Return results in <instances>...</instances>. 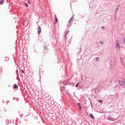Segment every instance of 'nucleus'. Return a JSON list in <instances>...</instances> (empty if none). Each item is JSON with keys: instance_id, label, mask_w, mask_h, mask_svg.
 <instances>
[{"instance_id": "f257e3e1", "label": "nucleus", "mask_w": 125, "mask_h": 125, "mask_svg": "<svg viewBox=\"0 0 125 125\" xmlns=\"http://www.w3.org/2000/svg\"><path fill=\"white\" fill-rule=\"evenodd\" d=\"M107 119L108 120V121H110L111 122H113V121H115L114 118H112V117H111V115H109L107 117Z\"/></svg>"}, {"instance_id": "f03ea898", "label": "nucleus", "mask_w": 125, "mask_h": 125, "mask_svg": "<svg viewBox=\"0 0 125 125\" xmlns=\"http://www.w3.org/2000/svg\"><path fill=\"white\" fill-rule=\"evenodd\" d=\"M44 52L47 53L48 52V48L46 45H43Z\"/></svg>"}, {"instance_id": "7ed1b4c3", "label": "nucleus", "mask_w": 125, "mask_h": 125, "mask_svg": "<svg viewBox=\"0 0 125 125\" xmlns=\"http://www.w3.org/2000/svg\"><path fill=\"white\" fill-rule=\"evenodd\" d=\"M41 32H42V28H41V26H39V28L38 29V35H40Z\"/></svg>"}, {"instance_id": "20e7f679", "label": "nucleus", "mask_w": 125, "mask_h": 125, "mask_svg": "<svg viewBox=\"0 0 125 125\" xmlns=\"http://www.w3.org/2000/svg\"><path fill=\"white\" fill-rule=\"evenodd\" d=\"M116 46L120 49V41L119 40H116Z\"/></svg>"}, {"instance_id": "39448f33", "label": "nucleus", "mask_w": 125, "mask_h": 125, "mask_svg": "<svg viewBox=\"0 0 125 125\" xmlns=\"http://www.w3.org/2000/svg\"><path fill=\"white\" fill-rule=\"evenodd\" d=\"M120 8V6H118L116 7V9L115 10V13L117 14V13H118V11L119 10V8Z\"/></svg>"}, {"instance_id": "423d86ee", "label": "nucleus", "mask_w": 125, "mask_h": 125, "mask_svg": "<svg viewBox=\"0 0 125 125\" xmlns=\"http://www.w3.org/2000/svg\"><path fill=\"white\" fill-rule=\"evenodd\" d=\"M18 89V86L17 85V84H15L14 85H13V89Z\"/></svg>"}, {"instance_id": "0eeeda50", "label": "nucleus", "mask_w": 125, "mask_h": 125, "mask_svg": "<svg viewBox=\"0 0 125 125\" xmlns=\"http://www.w3.org/2000/svg\"><path fill=\"white\" fill-rule=\"evenodd\" d=\"M74 18H73V17H72L69 20L68 22H70V23H71V22L73 21V19H74Z\"/></svg>"}, {"instance_id": "6e6552de", "label": "nucleus", "mask_w": 125, "mask_h": 125, "mask_svg": "<svg viewBox=\"0 0 125 125\" xmlns=\"http://www.w3.org/2000/svg\"><path fill=\"white\" fill-rule=\"evenodd\" d=\"M71 23H70V22H68V23H67V25H66V27H71Z\"/></svg>"}, {"instance_id": "1a4fd4ad", "label": "nucleus", "mask_w": 125, "mask_h": 125, "mask_svg": "<svg viewBox=\"0 0 125 125\" xmlns=\"http://www.w3.org/2000/svg\"><path fill=\"white\" fill-rule=\"evenodd\" d=\"M68 33V31H67L66 34H65V36H64V39L65 40V42H66V40H67V33Z\"/></svg>"}, {"instance_id": "9d476101", "label": "nucleus", "mask_w": 125, "mask_h": 125, "mask_svg": "<svg viewBox=\"0 0 125 125\" xmlns=\"http://www.w3.org/2000/svg\"><path fill=\"white\" fill-rule=\"evenodd\" d=\"M119 84L122 86L124 85V83H123V82L119 81Z\"/></svg>"}, {"instance_id": "9b49d317", "label": "nucleus", "mask_w": 125, "mask_h": 125, "mask_svg": "<svg viewBox=\"0 0 125 125\" xmlns=\"http://www.w3.org/2000/svg\"><path fill=\"white\" fill-rule=\"evenodd\" d=\"M89 117H90L91 119H94V117L93 116V115H92V114H90Z\"/></svg>"}, {"instance_id": "f8f14e48", "label": "nucleus", "mask_w": 125, "mask_h": 125, "mask_svg": "<svg viewBox=\"0 0 125 125\" xmlns=\"http://www.w3.org/2000/svg\"><path fill=\"white\" fill-rule=\"evenodd\" d=\"M55 21H56V23H57L58 20V18H57L56 15H55Z\"/></svg>"}, {"instance_id": "ddd939ff", "label": "nucleus", "mask_w": 125, "mask_h": 125, "mask_svg": "<svg viewBox=\"0 0 125 125\" xmlns=\"http://www.w3.org/2000/svg\"><path fill=\"white\" fill-rule=\"evenodd\" d=\"M24 5H25L26 7H28L29 6L27 3H25Z\"/></svg>"}, {"instance_id": "4468645a", "label": "nucleus", "mask_w": 125, "mask_h": 125, "mask_svg": "<svg viewBox=\"0 0 125 125\" xmlns=\"http://www.w3.org/2000/svg\"><path fill=\"white\" fill-rule=\"evenodd\" d=\"M4 0H0V4H2Z\"/></svg>"}, {"instance_id": "2eb2a0df", "label": "nucleus", "mask_w": 125, "mask_h": 125, "mask_svg": "<svg viewBox=\"0 0 125 125\" xmlns=\"http://www.w3.org/2000/svg\"><path fill=\"white\" fill-rule=\"evenodd\" d=\"M97 101L101 103L103 102V101H102V100H97Z\"/></svg>"}, {"instance_id": "dca6fc26", "label": "nucleus", "mask_w": 125, "mask_h": 125, "mask_svg": "<svg viewBox=\"0 0 125 125\" xmlns=\"http://www.w3.org/2000/svg\"><path fill=\"white\" fill-rule=\"evenodd\" d=\"M79 84V83H77V84L76 85V87H78Z\"/></svg>"}, {"instance_id": "f3484780", "label": "nucleus", "mask_w": 125, "mask_h": 125, "mask_svg": "<svg viewBox=\"0 0 125 125\" xmlns=\"http://www.w3.org/2000/svg\"><path fill=\"white\" fill-rule=\"evenodd\" d=\"M77 105L79 106V107L80 106H81V104L80 103H78Z\"/></svg>"}, {"instance_id": "a211bd4d", "label": "nucleus", "mask_w": 125, "mask_h": 125, "mask_svg": "<svg viewBox=\"0 0 125 125\" xmlns=\"http://www.w3.org/2000/svg\"><path fill=\"white\" fill-rule=\"evenodd\" d=\"M96 60L99 61V57H97Z\"/></svg>"}, {"instance_id": "6ab92c4d", "label": "nucleus", "mask_w": 125, "mask_h": 125, "mask_svg": "<svg viewBox=\"0 0 125 125\" xmlns=\"http://www.w3.org/2000/svg\"><path fill=\"white\" fill-rule=\"evenodd\" d=\"M79 109H80V110H82V107L81 105H80V106H79Z\"/></svg>"}, {"instance_id": "aec40b11", "label": "nucleus", "mask_w": 125, "mask_h": 125, "mask_svg": "<svg viewBox=\"0 0 125 125\" xmlns=\"http://www.w3.org/2000/svg\"><path fill=\"white\" fill-rule=\"evenodd\" d=\"M100 42V43L102 44H103V43H104V42H103V41H101Z\"/></svg>"}, {"instance_id": "412c9836", "label": "nucleus", "mask_w": 125, "mask_h": 125, "mask_svg": "<svg viewBox=\"0 0 125 125\" xmlns=\"http://www.w3.org/2000/svg\"><path fill=\"white\" fill-rule=\"evenodd\" d=\"M21 72H22V73H25V72H24V70H21Z\"/></svg>"}, {"instance_id": "4be33fe9", "label": "nucleus", "mask_w": 125, "mask_h": 125, "mask_svg": "<svg viewBox=\"0 0 125 125\" xmlns=\"http://www.w3.org/2000/svg\"><path fill=\"white\" fill-rule=\"evenodd\" d=\"M27 2L30 3V0H28Z\"/></svg>"}, {"instance_id": "5701e85b", "label": "nucleus", "mask_w": 125, "mask_h": 125, "mask_svg": "<svg viewBox=\"0 0 125 125\" xmlns=\"http://www.w3.org/2000/svg\"><path fill=\"white\" fill-rule=\"evenodd\" d=\"M110 62H113V60H111Z\"/></svg>"}, {"instance_id": "b1692460", "label": "nucleus", "mask_w": 125, "mask_h": 125, "mask_svg": "<svg viewBox=\"0 0 125 125\" xmlns=\"http://www.w3.org/2000/svg\"><path fill=\"white\" fill-rule=\"evenodd\" d=\"M124 42L125 43V38L124 39Z\"/></svg>"}, {"instance_id": "393cba45", "label": "nucleus", "mask_w": 125, "mask_h": 125, "mask_svg": "<svg viewBox=\"0 0 125 125\" xmlns=\"http://www.w3.org/2000/svg\"><path fill=\"white\" fill-rule=\"evenodd\" d=\"M90 103H91V105H92V103L91 102H90Z\"/></svg>"}, {"instance_id": "a878e982", "label": "nucleus", "mask_w": 125, "mask_h": 125, "mask_svg": "<svg viewBox=\"0 0 125 125\" xmlns=\"http://www.w3.org/2000/svg\"><path fill=\"white\" fill-rule=\"evenodd\" d=\"M6 60L8 61V59L7 58Z\"/></svg>"}, {"instance_id": "bb28decb", "label": "nucleus", "mask_w": 125, "mask_h": 125, "mask_svg": "<svg viewBox=\"0 0 125 125\" xmlns=\"http://www.w3.org/2000/svg\"><path fill=\"white\" fill-rule=\"evenodd\" d=\"M123 59V58H121V60Z\"/></svg>"}, {"instance_id": "cd10ccee", "label": "nucleus", "mask_w": 125, "mask_h": 125, "mask_svg": "<svg viewBox=\"0 0 125 125\" xmlns=\"http://www.w3.org/2000/svg\"><path fill=\"white\" fill-rule=\"evenodd\" d=\"M110 65H112V64H111V63H110Z\"/></svg>"}, {"instance_id": "c85d7f7f", "label": "nucleus", "mask_w": 125, "mask_h": 125, "mask_svg": "<svg viewBox=\"0 0 125 125\" xmlns=\"http://www.w3.org/2000/svg\"><path fill=\"white\" fill-rule=\"evenodd\" d=\"M102 28H104V27H103Z\"/></svg>"}, {"instance_id": "c756f323", "label": "nucleus", "mask_w": 125, "mask_h": 125, "mask_svg": "<svg viewBox=\"0 0 125 125\" xmlns=\"http://www.w3.org/2000/svg\"><path fill=\"white\" fill-rule=\"evenodd\" d=\"M124 67H125V66H124Z\"/></svg>"}]
</instances>
